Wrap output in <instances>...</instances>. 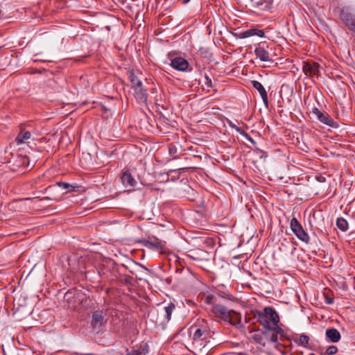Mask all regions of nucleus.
Here are the masks:
<instances>
[{
    "instance_id": "obj_1",
    "label": "nucleus",
    "mask_w": 355,
    "mask_h": 355,
    "mask_svg": "<svg viewBox=\"0 0 355 355\" xmlns=\"http://www.w3.org/2000/svg\"><path fill=\"white\" fill-rule=\"evenodd\" d=\"M254 316L257 321L267 330L279 333L281 336L284 334V331L278 324L279 317L274 308L265 307L263 311H256Z\"/></svg>"
},
{
    "instance_id": "obj_2",
    "label": "nucleus",
    "mask_w": 355,
    "mask_h": 355,
    "mask_svg": "<svg viewBox=\"0 0 355 355\" xmlns=\"http://www.w3.org/2000/svg\"><path fill=\"white\" fill-rule=\"evenodd\" d=\"M340 19L344 24L355 33V15L350 8H343L340 10Z\"/></svg>"
},
{
    "instance_id": "obj_3",
    "label": "nucleus",
    "mask_w": 355,
    "mask_h": 355,
    "mask_svg": "<svg viewBox=\"0 0 355 355\" xmlns=\"http://www.w3.org/2000/svg\"><path fill=\"white\" fill-rule=\"evenodd\" d=\"M291 229L295 235L302 242L309 243L310 238L296 218H293L290 223Z\"/></svg>"
},
{
    "instance_id": "obj_4",
    "label": "nucleus",
    "mask_w": 355,
    "mask_h": 355,
    "mask_svg": "<svg viewBox=\"0 0 355 355\" xmlns=\"http://www.w3.org/2000/svg\"><path fill=\"white\" fill-rule=\"evenodd\" d=\"M311 113L322 123L331 128H337L338 125L334 121L333 118L327 112H322L318 108H313Z\"/></svg>"
},
{
    "instance_id": "obj_5",
    "label": "nucleus",
    "mask_w": 355,
    "mask_h": 355,
    "mask_svg": "<svg viewBox=\"0 0 355 355\" xmlns=\"http://www.w3.org/2000/svg\"><path fill=\"white\" fill-rule=\"evenodd\" d=\"M189 334L194 341L206 339L208 334L207 327L194 324L189 328Z\"/></svg>"
},
{
    "instance_id": "obj_6",
    "label": "nucleus",
    "mask_w": 355,
    "mask_h": 355,
    "mask_svg": "<svg viewBox=\"0 0 355 355\" xmlns=\"http://www.w3.org/2000/svg\"><path fill=\"white\" fill-rule=\"evenodd\" d=\"M138 242L146 248L157 251L160 253L164 252L166 243L165 241H160L158 239H154L153 240L142 239L139 240Z\"/></svg>"
},
{
    "instance_id": "obj_7",
    "label": "nucleus",
    "mask_w": 355,
    "mask_h": 355,
    "mask_svg": "<svg viewBox=\"0 0 355 355\" xmlns=\"http://www.w3.org/2000/svg\"><path fill=\"white\" fill-rule=\"evenodd\" d=\"M211 311L216 318H220L225 322L227 319H230V310H228L225 306L221 304H217L213 305Z\"/></svg>"
},
{
    "instance_id": "obj_8",
    "label": "nucleus",
    "mask_w": 355,
    "mask_h": 355,
    "mask_svg": "<svg viewBox=\"0 0 355 355\" xmlns=\"http://www.w3.org/2000/svg\"><path fill=\"white\" fill-rule=\"evenodd\" d=\"M234 36L239 39H244L252 36H258L259 37H263L264 36V32L263 30H259L257 28H250L244 31H241L239 33H234Z\"/></svg>"
},
{
    "instance_id": "obj_9",
    "label": "nucleus",
    "mask_w": 355,
    "mask_h": 355,
    "mask_svg": "<svg viewBox=\"0 0 355 355\" xmlns=\"http://www.w3.org/2000/svg\"><path fill=\"white\" fill-rule=\"evenodd\" d=\"M134 90V95L139 103L146 104L148 100V92L147 89L144 87L143 84L141 86H137L132 88Z\"/></svg>"
},
{
    "instance_id": "obj_10",
    "label": "nucleus",
    "mask_w": 355,
    "mask_h": 355,
    "mask_svg": "<svg viewBox=\"0 0 355 355\" xmlns=\"http://www.w3.org/2000/svg\"><path fill=\"white\" fill-rule=\"evenodd\" d=\"M170 65L175 69L180 71H184L189 66L188 61L182 57H175L171 58Z\"/></svg>"
},
{
    "instance_id": "obj_11",
    "label": "nucleus",
    "mask_w": 355,
    "mask_h": 355,
    "mask_svg": "<svg viewBox=\"0 0 355 355\" xmlns=\"http://www.w3.org/2000/svg\"><path fill=\"white\" fill-rule=\"evenodd\" d=\"M302 70L306 76L318 75L320 71V65L315 62H304Z\"/></svg>"
},
{
    "instance_id": "obj_12",
    "label": "nucleus",
    "mask_w": 355,
    "mask_h": 355,
    "mask_svg": "<svg viewBox=\"0 0 355 355\" xmlns=\"http://www.w3.org/2000/svg\"><path fill=\"white\" fill-rule=\"evenodd\" d=\"M175 309V305L172 302L168 303L164 307L163 310L160 311V315L163 318V320L159 322V324H164L171 320L172 313ZM157 322H158V321H157Z\"/></svg>"
},
{
    "instance_id": "obj_13",
    "label": "nucleus",
    "mask_w": 355,
    "mask_h": 355,
    "mask_svg": "<svg viewBox=\"0 0 355 355\" xmlns=\"http://www.w3.org/2000/svg\"><path fill=\"white\" fill-rule=\"evenodd\" d=\"M254 54L262 62H271L272 58L268 51L265 48L264 44H259L254 49Z\"/></svg>"
},
{
    "instance_id": "obj_14",
    "label": "nucleus",
    "mask_w": 355,
    "mask_h": 355,
    "mask_svg": "<svg viewBox=\"0 0 355 355\" xmlns=\"http://www.w3.org/2000/svg\"><path fill=\"white\" fill-rule=\"evenodd\" d=\"M105 311L103 310H96L93 312L91 324L94 327H101L105 322Z\"/></svg>"
},
{
    "instance_id": "obj_15",
    "label": "nucleus",
    "mask_w": 355,
    "mask_h": 355,
    "mask_svg": "<svg viewBox=\"0 0 355 355\" xmlns=\"http://www.w3.org/2000/svg\"><path fill=\"white\" fill-rule=\"evenodd\" d=\"M122 184L125 187L134 189L137 185V181L132 177L129 171H125L121 177Z\"/></svg>"
},
{
    "instance_id": "obj_16",
    "label": "nucleus",
    "mask_w": 355,
    "mask_h": 355,
    "mask_svg": "<svg viewBox=\"0 0 355 355\" xmlns=\"http://www.w3.org/2000/svg\"><path fill=\"white\" fill-rule=\"evenodd\" d=\"M252 85L253 87L259 92L264 104L266 106H268V94H267V92H266L264 87L262 85V84L260 82H259L257 80H252Z\"/></svg>"
},
{
    "instance_id": "obj_17",
    "label": "nucleus",
    "mask_w": 355,
    "mask_h": 355,
    "mask_svg": "<svg viewBox=\"0 0 355 355\" xmlns=\"http://www.w3.org/2000/svg\"><path fill=\"white\" fill-rule=\"evenodd\" d=\"M230 319H227L226 322H230L231 324L236 327L237 328L242 327L241 324V315L239 313L230 310Z\"/></svg>"
},
{
    "instance_id": "obj_18",
    "label": "nucleus",
    "mask_w": 355,
    "mask_h": 355,
    "mask_svg": "<svg viewBox=\"0 0 355 355\" xmlns=\"http://www.w3.org/2000/svg\"><path fill=\"white\" fill-rule=\"evenodd\" d=\"M325 335L332 343H338L341 338L340 332L335 328L327 329Z\"/></svg>"
},
{
    "instance_id": "obj_19",
    "label": "nucleus",
    "mask_w": 355,
    "mask_h": 355,
    "mask_svg": "<svg viewBox=\"0 0 355 355\" xmlns=\"http://www.w3.org/2000/svg\"><path fill=\"white\" fill-rule=\"evenodd\" d=\"M31 134L29 131L21 132L17 135L15 139L16 143L18 146L26 144L31 139Z\"/></svg>"
},
{
    "instance_id": "obj_20",
    "label": "nucleus",
    "mask_w": 355,
    "mask_h": 355,
    "mask_svg": "<svg viewBox=\"0 0 355 355\" xmlns=\"http://www.w3.org/2000/svg\"><path fill=\"white\" fill-rule=\"evenodd\" d=\"M128 79L130 82L132 89L137 86H141V85H142L141 80L137 77L133 69L129 71Z\"/></svg>"
},
{
    "instance_id": "obj_21",
    "label": "nucleus",
    "mask_w": 355,
    "mask_h": 355,
    "mask_svg": "<svg viewBox=\"0 0 355 355\" xmlns=\"http://www.w3.org/2000/svg\"><path fill=\"white\" fill-rule=\"evenodd\" d=\"M148 352V345L146 343L139 347L137 346L135 348H134L130 352H128L126 355H146Z\"/></svg>"
},
{
    "instance_id": "obj_22",
    "label": "nucleus",
    "mask_w": 355,
    "mask_h": 355,
    "mask_svg": "<svg viewBox=\"0 0 355 355\" xmlns=\"http://www.w3.org/2000/svg\"><path fill=\"white\" fill-rule=\"evenodd\" d=\"M309 337L305 334H302L298 338L297 343L299 345L302 346L303 347L311 349L309 346Z\"/></svg>"
},
{
    "instance_id": "obj_23",
    "label": "nucleus",
    "mask_w": 355,
    "mask_h": 355,
    "mask_svg": "<svg viewBox=\"0 0 355 355\" xmlns=\"http://www.w3.org/2000/svg\"><path fill=\"white\" fill-rule=\"evenodd\" d=\"M336 225L339 230L345 232L348 229V223L343 218H338L336 220Z\"/></svg>"
},
{
    "instance_id": "obj_24",
    "label": "nucleus",
    "mask_w": 355,
    "mask_h": 355,
    "mask_svg": "<svg viewBox=\"0 0 355 355\" xmlns=\"http://www.w3.org/2000/svg\"><path fill=\"white\" fill-rule=\"evenodd\" d=\"M56 184L61 189H67L69 191H73L76 188V187L64 182H56Z\"/></svg>"
},
{
    "instance_id": "obj_25",
    "label": "nucleus",
    "mask_w": 355,
    "mask_h": 355,
    "mask_svg": "<svg viewBox=\"0 0 355 355\" xmlns=\"http://www.w3.org/2000/svg\"><path fill=\"white\" fill-rule=\"evenodd\" d=\"M204 302L207 304L213 305L217 304L216 302V298L213 295H207L204 298Z\"/></svg>"
},
{
    "instance_id": "obj_26",
    "label": "nucleus",
    "mask_w": 355,
    "mask_h": 355,
    "mask_svg": "<svg viewBox=\"0 0 355 355\" xmlns=\"http://www.w3.org/2000/svg\"><path fill=\"white\" fill-rule=\"evenodd\" d=\"M338 352V347L334 345H331L327 347L326 351L322 355H334Z\"/></svg>"
},
{
    "instance_id": "obj_27",
    "label": "nucleus",
    "mask_w": 355,
    "mask_h": 355,
    "mask_svg": "<svg viewBox=\"0 0 355 355\" xmlns=\"http://www.w3.org/2000/svg\"><path fill=\"white\" fill-rule=\"evenodd\" d=\"M252 339L257 343L265 345V344L263 343V335L261 334L257 333V334H253Z\"/></svg>"
},
{
    "instance_id": "obj_28",
    "label": "nucleus",
    "mask_w": 355,
    "mask_h": 355,
    "mask_svg": "<svg viewBox=\"0 0 355 355\" xmlns=\"http://www.w3.org/2000/svg\"><path fill=\"white\" fill-rule=\"evenodd\" d=\"M240 135H242L243 137H245L246 140H248L252 144H255V141L252 138V137L247 132L243 130Z\"/></svg>"
},
{
    "instance_id": "obj_29",
    "label": "nucleus",
    "mask_w": 355,
    "mask_h": 355,
    "mask_svg": "<svg viewBox=\"0 0 355 355\" xmlns=\"http://www.w3.org/2000/svg\"><path fill=\"white\" fill-rule=\"evenodd\" d=\"M227 124L230 128L232 129H234L238 133L241 134V132L243 130L241 128L236 125L232 121L227 120Z\"/></svg>"
},
{
    "instance_id": "obj_30",
    "label": "nucleus",
    "mask_w": 355,
    "mask_h": 355,
    "mask_svg": "<svg viewBox=\"0 0 355 355\" xmlns=\"http://www.w3.org/2000/svg\"><path fill=\"white\" fill-rule=\"evenodd\" d=\"M279 334V333L272 331L271 335L269 337V339L272 343H277L278 341V336L277 335Z\"/></svg>"
},
{
    "instance_id": "obj_31",
    "label": "nucleus",
    "mask_w": 355,
    "mask_h": 355,
    "mask_svg": "<svg viewBox=\"0 0 355 355\" xmlns=\"http://www.w3.org/2000/svg\"><path fill=\"white\" fill-rule=\"evenodd\" d=\"M205 85L207 87H212L213 85H212V82H211V78L207 76V75H205Z\"/></svg>"
},
{
    "instance_id": "obj_32",
    "label": "nucleus",
    "mask_w": 355,
    "mask_h": 355,
    "mask_svg": "<svg viewBox=\"0 0 355 355\" xmlns=\"http://www.w3.org/2000/svg\"><path fill=\"white\" fill-rule=\"evenodd\" d=\"M326 302L328 304H331L334 302V300L331 298H327L326 300Z\"/></svg>"
},
{
    "instance_id": "obj_33",
    "label": "nucleus",
    "mask_w": 355,
    "mask_h": 355,
    "mask_svg": "<svg viewBox=\"0 0 355 355\" xmlns=\"http://www.w3.org/2000/svg\"><path fill=\"white\" fill-rule=\"evenodd\" d=\"M53 200L52 198H51L50 197H44V198H42L40 199L41 201L42 200Z\"/></svg>"
},
{
    "instance_id": "obj_34",
    "label": "nucleus",
    "mask_w": 355,
    "mask_h": 355,
    "mask_svg": "<svg viewBox=\"0 0 355 355\" xmlns=\"http://www.w3.org/2000/svg\"><path fill=\"white\" fill-rule=\"evenodd\" d=\"M189 1H190V0H183V1H182V3H183L184 4H186V3H187Z\"/></svg>"
},
{
    "instance_id": "obj_35",
    "label": "nucleus",
    "mask_w": 355,
    "mask_h": 355,
    "mask_svg": "<svg viewBox=\"0 0 355 355\" xmlns=\"http://www.w3.org/2000/svg\"><path fill=\"white\" fill-rule=\"evenodd\" d=\"M265 1H266V2H267V3H270V2H271V0H265Z\"/></svg>"
},
{
    "instance_id": "obj_36",
    "label": "nucleus",
    "mask_w": 355,
    "mask_h": 355,
    "mask_svg": "<svg viewBox=\"0 0 355 355\" xmlns=\"http://www.w3.org/2000/svg\"><path fill=\"white\" fill-rule=\"evenodd\" d=\"M121 2L124 3L125 0H119Z\"/></svg>"
},
{
    "instance_id": "obj_37",
    "label": "nucleus",
    "mask_w": 355,
    "mask_h": 355,
    "mask_svg": "<svg viewBox=\"0 0 355 355\" xmlns=\"http://www.w3.org/2000/svg\"><path fill=\"white\" fill-rule=\"evenodd\" d=\"M24 200H31V198H26Z\"/></svg>"
}]
</instances>
